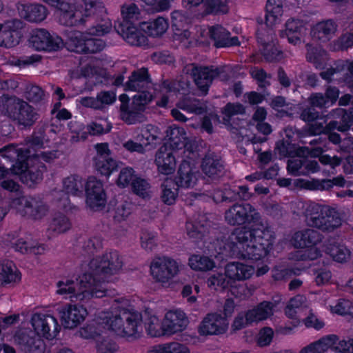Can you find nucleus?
Returning a JSON list of instances; mask_svg holds the SVG:
<instances>
[{"label": "nucleus", "instance_id": "nucleus-8", "mask_svg": "<svg viewBox=\"0 0 353 353\" xmlns=\"http://www.w3.org/2000/svg\"><path fill=\"white\" fill-rule=\"evenodd\" d=\"M183 72L190 76L198 88L206 94L210 85L214 79L219 74L217 68L213 67L201 66L195 63H190L185 66Z\"/></svg>", "mask_w": 353, "mask_h": 353}, {"label": "nucleus", "instance_id": "nucleus-58", "mask_svg": "<svg viewBox=\"0 0 353 353\" xmlns=\"http://www.w3.org/2000/svg\"><path fill=\"white\" fill-rule=\"evenodd\" d=\"M207 283L208 287L215 290H224L230 285V280L225 273H217L210 276Z\"/></svg>", "mask_w": 353, "mask_h": 353}, {"label": "nucleus", "instance_id": "nucleus-53", "mask_svg": "<svg viewBox=\"0 0 353 353\" xmlns=\"http://www.w3.org/2000/svg\"><path fill=\"white\" fill-rule=\"evenodd\" d=\"M132 204L127 201H119L116 203L114 210L113 219L117 223H121L127 219L131 214Z\"/></svg>", "mask_w": 353, "mask_h": 353}, {"label": "nucleus", "instance_id": "nucleus-52", "mask_svg": "<svg viewBox=\"0 0 353 353\" xmlns=\"http://www.w3.org/2000/svg\"><path fill=\"white\" fill-rule=\"evenodd\" d=\"M96 349L97 353H116L119 346L110 338L101 335L96 341Z\"/></svg>", "mask_w": 353, "mask_h": 353}, {"label": "nucleus", "instance_id": "nucleus-61", "mask_svg": "<svg viewBox=\"0 0 353 353\" xmlns=\"http://www.w3.org/2000/svg\"><path fill=\"white\" fill-rule=\"evenodd\" d=\"M131 186L133 192L137 195L142 198L149 196L150 185L145 179L136 177L132 181Z\"/></svg>", "mask_w": 353, "mask_h": 353}, {"label": "nucleus", "instance_id": "nucleus-35", "mask_svg": "<svg viewBox=\"0 0 353 353\" xmlns=\"http://www.w3.org/2000/svg\"><path fill=\"white\" fill-rule=\"evenodd\" d=\"M83 3V15L88 19V24L102 23V19L99 21L97 16L98 12L104 11V6L101 0H82Z\"/></svg>", "mask_w": 353, "mask_h": 353}, {"label": "nucleus", "instance_id": "nucleus-3", "mask_svg": "<svg viewBox=\"0 0 353 353\" xmlns=\"http://www.w3.org/2000/svg\"><path fill=\"white\" fill-rule=\"evenodd\" d=\"M101 22L88 25L84 32H79L69 38L68 48L80 54H95L102 51L106 46L105 42L101 39L88 38L90 36H103L112 29V23L109 19L102 20Z\"/></svg>", "mask_w": 353, "mask_h": 353}, {"label": "nucleus", "instance_id": "nucleus-62", "mask_svg": "<svg viewBox=\"0 0 353 353\" xmlns=\"http://www.w3.org/2000/svg\"><path fill=\"white\" fill-rule=\"evenodd\" d=\"M24 97L30 102L38 103L43 99L44 91L38 85L30 84L26 87Z\"/></svg>", "mask_w": 353, "mask_h": 353}, {"label": "nucleus", "instance_id": "nucleus-9", "mask_svg": "<svg viewBox=\"0 0 353 353\" xmlns=\"http://www.w3.org/2000/svg\"><path fill=\"white\" fill-rule=\"evenodd\" d=\"M29 42L35 50L39 51H57L63 46V41L60 37L52 35L45 29L33 30Z\"/></svg>", "mask_w": 353, "mask_h": 353}, {"label": "nucleus", "instance_id": "nucleus-17", "mask_svg": "<svg viewBox=\"0 0 353 353\" xmlns=\"http://www.w3.org/2000/svg\"><path fill=\"white\" fill-rule=\"evenodd\" d=\"M296 154V157L288 161L287 169L289 173L294 176H307L319 171L320 165L317 161Z\"/></svg>", "mask_w": 353, "mask_h": 353}, {"label": "nucleus", "instance_id": "nucleus-56", "mask_svg": "<svg viewBox=\"0 0 353 353\" xmlns=\"http://www.w3.org/2000/svg\"><path fill=\"white\" fill-rule=\"evenodd\" d=\"M102 327L97 323L88 324L77 332L80 337L85 339H97L101 336Z\"/></svg>", "mask_w": 353, "mask_h": 353}, {"label": "nucleus", "instance_id": "nucleus-1", "mask_svg": "<svg viewBox=\"0 0 353 353\" xmlns=\"http://www.w3.org/2000/svg\"><path fill=\"white\" fill-rule=\"evenodd\" d=\"M224 219L231 226L252 223L250 227L235 228L232 232L227 245L232 256L257 261L266 255L272 248L274 240V232L250 203L233 204L225 210Z\"/></svg>", "mask_w": 353, "mask_h": 353}, {"label": "nucleus", "instance_id": "nucleus-63", "mask_svg": "<svg viewBox=\"0 0 353 353\" xmlns=\"http://www.w3.org/2000/svg\"><path fill=\"white\" fill-rule=\"evenodd\" d=\"M137 94L132 97V103L140 108L143 112L145 106L153 99V96L150 89L137 91Z\"/></svg>", "mask_w": 353, "mask_h": 353}, {"label": "nucleus", "instance_id": "nucleus-39", "mask_svg": "<svg viewBox=\"0 0 353 353\" xmlns=\"http://www.w3.org/2000/svg\"><path fill=\"white\" fill-rule=\"evenodd\" d=\"M168 28L167 19L163 17H158L153 21L143 23L142 29L150 36L157 37L163 34Z\"/></svg>", "mask_w": 353, "mask_h": 353}, {"label": "nucleus", "instance_id": "nucleus-30", "mask_svg": "<svg viewBox=\"0 0 353 353\" xmlns=\"http://www.w3.org/2000/svg\"><path fill=\"white\" fill-rule=\"evenodd\" d=\"M254 269L239 262H232L225 266V274L228 279L232 280H245L249 279L253 274Z\"/></svg>", "mask_w": 353, "mask_h": 353}, {"label": "nucleus", "instance_id": "nucleus-45", "mask_svg": "<svg viewBox=\"0 0 353 353\" xmlns=\"http://www.w3.org/2000/svg\"><path fill=\"white\" fill-rule=\"evenodd\" d=\"M266 23L272 25L279 16L283 13L281 0H268L266 4Z\"/></svg>", "mask_w": 353, "mask_h": 353}, {"label": "nucleus", "instance_id": "nucleus-16", "mask_svg": "<svg viewBox=\"0 0 353 353\" xmlns=\"http://www.w3.org/2000/svg\"><path fill=\"white\" fill-rule=\"evenodd\" d=\"M228 327L225 318L221 314L210 313L203 319L199 326V332L202 336L224 334Z\"/></svg>", "mask_w": 353, "mask_h": 353}, {"label": "nucleus", "instance_id": "nucleus-31", "mask_svg": "<svg viewBox=\"0 0 353 353\" xmlns=\"http://www.w3.org/2000/svg\"><path fill=\"white\" fill-rule=\"evenodd\" d=\"M19 107L17 115L13 120H17L20 125L25 127L32 126L38 119V114L31 105L23 100Z\"/></svg>", "mask_w": 353, "mask_h": 353}, {"label": "nucleus", "instance_id": "nucleus-48", "mask_svg": "<svg viewBox=\"0 0 353 353\" xmlns=\"http://www.w3.org/2000/svg\"><path fill=\"white\" fill-rule=\"evenodd\" d=\"M229 0H205L204 12L209 14H225L228 11Z\"/></svg>", "mask_w": 353, "mask_h": 353}, {"label": "nucleus", "instance_id": "nucleus-40", "mask_svg": "<svg viewBox=\"0 0 353 353\" xmlns=\"http://www.w3.org/2000/svg\"><path fill=\"white\" fill-rule=\"evenodd\" d=\"M84 185L82 178L78 175H71L63 181V190L66 194L74 196L83 194Z\"/></svg>", "mask_w": 353, "mask_h": 353}, {"label": "nucleus", "instance_id": "nucleus-5", "mask_svg": "<svg viewBox=\"0 0 353 353\" xmlns=\"http://www.w3.org/2000/svg\"><path fill=\"white\" fill-rule=\"evenodd\" d=\"M106 324L117 335L129 341H134L141 337L143 333L142 315L140 312L125 308L111 316H105Z\"/></svg>", "mask_w": 353, "mask_h": 353}, {"label": "nucleus", "instance_id": "nucleus-10", "mask_svg": "<svg viewBox=\"0 0 353 353\" xmlns=\"http://www.w3.org/2000/svg\"><path fill=\"white\" fill-rule=\"evenodd\" d=\"M153 278L162 283H168L179 272V265L174 260L170 258H157L150 265Z\"/></svg>", "mask_w": 353, "mask_h": 353}, {"label": "nucleus", "instance_id": "nucleus-2", "mask_svg": "<svg viewBox=\"0 0 353 353\" xmlns=\"http://www.w3.org/2000/svg\"><path fill=\"white\" fill-rule=\"evenodd\" d=\"M88 266V270L82 274V283L88 286L92 283L97 291L100 290V298L110 296L111 292L106 286L108 278L117 274L123 266V261L118 252H105L94 258Z\"/></svg>", "mask_w": 353, "mask_h": 353}, {"label": "nucleus", "instance_id": "nucleus-24", "mask_svg": "<svg viewBox=\"0 0 353 353\" xmlns=\"http://www.w3.org/2000/svg\"><path fill=\"white\" fill-rule=\"evenodd\" d=\"M151 81L148 69L142 68L132 72L129 80L125 84V90L131 91H140L151 89Z\"/></svg>", "mask_w": 353, "mask_h": 353}, {"label": "nucleus", "instance_id": "nucleus-19", "mask_svg": "<svg viewBox=\"0 0 353 353\" xmlns=\"http://www.w3.org/2000/svg\"><path fill=\"white\" fill-rule=\"evenodd\" d=\"M188 324V319L183 311H169L163 322V330L165 334H172L183 331Z\"/></svg>", "mask_w": 353, "mask_h": 353}, {"label": "nucleus", "instance_id": "nucleus-11", "mask_svg": "<svg viewBox=\"0 0 353 353\" xmlns=\"http://www.w3.org/2000/svg\"><path fill=\"white\" fill-rule=\"evenodd\" d=\"M31 323L36 335L47 339H54L60 329L57 319L50 314H34L31 318Z\"/></svg>", "mask_w": 353, "mask_h": 353}, {"label": "nucleus", "instance_id": "nucleus-47", "mask_svg": "<svg viewBox=\"0 0 353 353\" xmlns=\"http://www.w3.org/2000/svg\"><path fill=\"white\" fill-rule=\"evenodd\" d=\"M328 253L335 261L339 263H345L350 259V251L344 245H331L328 248Z\"/></svg>", "mask_w": 353, "mask_h": 353}, {"label": "nucleus", "instance_id": "nucleus-60", "mask_svg": "<svg viewBox=\"0 0 353 353\" xmlns=\"http://www.w3.org/2000/svg\"><path fill=\"white\" fill-rule=\"evenodd\" d=\"M97 170L105 176H109L117 167V161L112 158L99 159L94 161Z\"/></svg>", "mask_w": 353, "mask_h": 353}, {"label": "nucleus", "instance_id": "nucleus-37", "mask_svg": "<svg viewBox=\"0 0 353 353\" xmlns=\"http://www.w3.org/2000/svg\"><path fill=\"white\" fill-rule=\"evenodd\" d=\"M274 304L270 301H263L252 310H249L248 316L253 323L263 321L273 314Z\"/></svg>", "mask_w": 353, "mask_h": 353}, {"label": "nucleus", "instance_id": "nucleus-41", "mask_svg": "<svg viewBox=\"0 0 353 353\" xmlns=\"http://www.w3.org/2000/svg\"><path fill=\"white\" fill-rule=\"evenodd\" d=\"M148 353H190V350L183 343L172 341L152 346Z\"/></svg>", "mask_w": 353, "mask_h": 353}, {"label": "nucleus", "instance_id": "nucleus-55", "mask_svg": "<svg viewBox=\"0 0 353 353\" xmlns=\"http://www.w3.org/2000/svg\"><path fill=\"white\" fill-rule=\"evenodd\" d=\"M102 247V240L100 237L94 236L90 238L83 243L82 246V255L84 258L90 257L91 255L99 251Z\"/></svg>", "mask_w": 353, "mask_h": 353}, {"label": "nucleus", "instance_id": "nucleus-21", "mask_svg": "<svg viewBox=\"0 0 353 353\" xmlns=\"http://www.w3.org/2000/svg\"><path fill=\"white\" fill-rule=\"evenodd\" d=\"M155 163L159 171L163 174L173 173L176 168V159L170 148L163 145L155 154Z\"/></svg>", "mask_w": 353, "mask_h": 353}, {"label": "nucleus", "instance_id": "nucleus-59", "mask_svg": "<svg viewBox=\"0 0 353 353\" xmlns=\"http://www.w3.org/2000/svg\"><path fill=\"white\" fill-rule=\"evenodd\" d=\"M250 74L257 81L261 90H265L270 85L269 79L272 78V75L268 74L263 68L254 67L250 70Z\"/></svg>", "mask_w": 353, "mask_h": 353}, {"label": "nucleus", "instance_id": "nucleus-36", "mask_svg": "<svg viewBox=\"0 0 353 353\" xmlns=\"http://www.w3.org/2000/svg\"><path fill=\"white\" fill-rule=\"evenodd\" d=\"M337 29L336 22L332 19L322 21L316 24L313 28V34L321 40H329Z\"/></svg>", "mask_w": 353, "mask_h": 353}, {"label": "nucleus", "instance_id": "nucleus-33", "mask_svg": "<svg viewBox=\"0 0 353 353\" xmlns=\"http://www.w3.org/2000/svg\"><path fill=\"white\" fill-rule=\"evenodd\" d=\"M306 60L312 63L316 69H323L328 59L325 50L319 46L306 44Z\"/></svg>", "mask_w": 353, "mask_h": 353}, {"label": "nucleus", "instance_id": "nucleus-6", "mask_svg": "<svg viewBox=\"0 0 353 353\" xmlns=\"http://www.w3.org/2000/svg\"><path fill=\"white\" fill-rule=\"evenodd\" d=\"M308 224L323 232H330L342 224L341 214L328 205L312 203L306 209Z\"/></svg>", "mask_w": 353, "mask_h": 353}, {"label": "nucleus", "instance_id": "nucleus-51", "mask_svg": "<svg viewBox=\"0 0 353 353\" xmlns=\"http://www.w3.org/2000/svg\"><path fill=\"white\" fill-rule=\"evenodd\" d=\"M70 228V220L65 215L61 213L54 214L50 225V228L59 234L65 232Z\"/></svg>", "mask_w": 353, "mask_h": 353}, {"label": "nucleus", "instance_id": "nucleus-44", "mask_svg": "<svg viewBox=\"0 0 353 353\" xmlns=\"http://www.w3.org/2000/svg\"><path fill=\"white\" fill-rule=\"evenodd\" d=\"M325 142V141L321 137L314 139L309 142L310 145L314 146V148L299 147L297 148L296 152L299 155L307 154L314 157H319L324 152Z\"/></svg>", "mask_w": 353, "mask_h": 353}, {"label": "nucleus", "instance_id": "nucleus-38", "mask_svg": "<svg viewBox=\"0 0 353 353\" xmlns=\"http://www.w3.org/2000/svg\"><path fill=\"white\" fill-rule=\"evenodd\" d=\"M20 277L17 272V268L10 261H3L0 263V285L19 281Z\"/></svg>", "mask_w": 353, "mask_h": 353}, {"label": "nucleus", "instance_id": "nucleus-46", "mask_svg": "<svg viewBox=\"0 0 353 353\" xmlns=\"http://www.w3.org/2000/svg\"><path fill=\"white\" fill-rule=\"evenodd\" d=\"M189 265L192 270L199 271H208L212 270L214 262L208 256L193 255L189 259Z\"/></svg>", "mask_w": 353, "mask_h": 353}, {"label": "nucleus", "instance_id": "nucleus-34", "mask_svg": "<svg viewBox=\"0 0 353 353\" xmlns=\"http://www.w3.org/2000/svg\"><path fill=\"white\" fill-rule=\"evenodd\" d=\"M59 22L66 26H77L87 28L88 26V19L83 13L74 9L67 12L60 13Z\"/></svg>", "mask_w": 353, "mask_h": 353}, {"label": "nucleus", "instance_id": "nucleus-29", "mask_svg": "<svg viewBox=\"0 0 353 353\" xmlns=\"http://www.w3.org/2000/svg\"><path fill=\"white\" fill-rule=\"evenodd\" d=\"M172 23L174 40L182 42L190 37V32L187 28L186 19L180 12H172Z\"/></svg>", "mask_w": 353, "mask_h": 353}, {"label": "nucleus", "instance_id": "nucleus-42", "mask_svg": "<svg viewBox=\"0 0 353 353\" xmlns=\"http://www.w3.org/2000/svg\"><path fill=\"white\" fill-rule=\"evenodd\" d=\"M176 106L179 109L187 111L190 113L201 114L205 112V105L196 98L187 97L179 101Z\"/></svg>", "mask_w": 353, "mask_h": 353}, {"label": "nucleus", "instance_id": "nucleus-7", "mask_svg": "<svg viewBox=\"0 0 353 353\" xmlns=\"http://www.w3.org/2000/svg\"><path fill=\"white\" fill-rule=\"evenodd\" d=\"M81 279L82 274L77 279V282L69 279L59 281L57 284V293L69 295L72 301H76L88 302L92 298H100V290L97 291L92 283L89 286L82 283Z\"/></svg>", "mask_w": 353, "mask_h": 353}, {"label": "nucleus", "instance_id": "nucleus-15", "mask_svg": "<svg viewBox=\"0 0 353 353\" xmlns=\"http://www.w3.org/2000/svg\"><path fill=\"white\" fill-rule=\"evenodd\" d=\"M14 203L23 208L27 216L35 220L42 219L48 212V207L43 201L32 196H19L14 200Z\"/></svg>", "mask_w": 353, "mask_h": 353}, {"label": "nucleus", "instance_id": "nucleus-23", "mask_svg": "<svg viewBox=\"0 0 353 353\" xmlns=\"http://www.w3.org/2000/svg\"><path fill=\"white\" fill-rule=\"evenodd\" d=\"M210 37L216 48H225L240 45L237 37H230V33L221 26H212L209 30Z\"/></svg>", "mask_w": 353, "mask_h": 353}, {"label": "nucleus", "instance_id": "nucleus-13", "mask_svg": "<svg viewBox=\"0 0 353 353\" xmlns=\"http://www.w3.org/2000/svg\"><path fill=\"white\" fill-rule=\"evenodd\" d=\"M14 341L24 353H43L45 346L42 339L28 329H22L16 332Z\"/></svg>", "mask_w": 353, "mask_h": 353}, {"label": "nucleus", "instance_id": "nucleus-14", "mask_svg": "<svg viewBox=\"0 0 353 353\" xmlns=\"http://www.w3.org/2000/svg\"><path fill=\"white\" fill-rule=\"evenodd\" d=\"M121 105L119 117L128 125H134L146 121L143 111L134 103H130V99L125 94L119 96Z\"/></svg>", "mask_w": 353, "mask_h": 353}, {"label": "nucleus", "instance_id": "nucleus-27", "mask_svg": "<svg viewBox=\"0 0 353 353\" xmlns=\"http://www.w3.org/2000/svg\"><path fill=\"white\" fill-rule=\"evenodd\" d=\"M305 27L303 21L295 19H289L285 23V30L282 32V37H286L289 43L296 45L301 43Z\"/></svg>", "mask_w": 353, "mask_h": 353}, {"label": "nucleus", "instance_id": "nucleus-18", "mask_svg": "<svg viewBox=\"0 0 353 353\" xmlns=\"http://www.w3.org/2000/svg\"><path fill=\"white\" fill-rule=\"evenodd\" d=\"M114 28L117 32L132 46H143L148 44L147 37L130 22L115 23Z\"/></svg>", "mask_w": 353, "mask_h": 353}, {"label": "nucleus", "instance_id": "nucleus-12", "mask_svg": "<svg viewBox=\"0 0 353 353\" xmlns=\"http://www.w3.org/2000/svg\"><path fill=\"white\" fill-rule=\"evenodd\" d=\"M86 203L88 207L98 211L102 210L106 203V195L102 183L95 177H90L85 186Z\"/></svg>", "mask_w": 353, "mask_h": 353}, {"label": "nucleus", "instance_id": "nucleus-49", "mask_svg": "<svg viewBox=\"0 0 353 353\" xmlns=\"http://www.w3.org/2000/svg\"><path fill=\"white\" fill-rule=\"evenodd\" d=\"M170 145L176 149L182 148L186 143V132L183 128L174 127L168 134Z\"/></svg>", "mask_w": 353, "mask_h": 353}, {"label": "nucleus", "instance_id": "nucleus-50", "mask_svg": "<svg viewBox=\"0 0 353 353\" xmlns=\"http://www.w3.org/2000/svg\"><path fill=\"white\" fill-rule=\"evenodd\" d=\"M159 131L157 127L152 125H147L140 134L137 135V140L143 142L145 146L150 145L155 143L157 140L160 139Z\"/></svg>", "mask_w": 353, "mask_h": 353}, {"label": "nucleus", "instance_id": "nucleus-28", "mask_svg": "<svg viewBox=\"0 0 353 353\" xmlns=\"http://www.w3.org/2000/svg\"><path fill=\"white\" fill-rule=\"evenodd\" d=\"M201 168L203 172L212 179L222 176L224 170L220 159L212 153L206 154L203 159Z\"/></svg>", "mask_w": 353, "mask_h": 353}, {"label": "nucleus", "instance_id": "nucleus-20", "mask_svg": "<svg viewBox=\"0 0 353 353\" xmlns=\"http://www.w3.org/2000/svg\"><path fill=\"white\" fill-rule=\"evenodd\" d=\"M59 313L63 326L65 328L72 329L84 321L87 310L82 306L68 305Z\"/></svg>", "mask_w": 353, "mask_h": 353}, {"label": "nucleus", "instance_id": "nucleus-64", "mask_svg": "<svg viewBox=\"0 0 353 353\" xmlns=\"http://www.w3.org/2000/svg\"><path fill=\"white\" fill-rule=\"evenodd\" d=\"M185 228L188 236L195 240L201 239L206 231L203 224H199L196 222L192 221L186 223Z\"/></svg>", "mask_w": 353, "mask_h": 353}, {"label": "nucleus", "instance_id": "nucleus-43", "mask_svg": "<svg viewBox=\"0 0 353 353\" xmlns=\"http://www.w3.org/2000/svg\"><path fill=\"white\" fill-rule=\"evenodd\" d=\"M176 184L172 179H166L161 185V199L163 203L172 205L175 202L177 196Z\"/></svg>", "mask_w": 353, "mask_h": 353}, {"label": "nucleus", "instance_id": "nucleus-26", "mask_svg": "<svg viewBox=\"0 0 353 353\" xmlns=\"http://www.w3.org/2000/svg\"><path fill=\"white\" fill-rule=\"evenodd\" d=\"M321 241V234L314 229H305L298 231L293 236L294 245L296 248L312 247Z\"/></svg>", "mask_w": 353, "mask_h": 353}, {"label": "nucleus", "instance_id": "nucleus-32", "mask_svg": "<svg viewBox=\"0 0 353 353\" xmlns=\"http://www.w3.org/2000/svg\"><path fill=\"white\" fill-rule=\"evenodd\" d=\"M23 99L16 96L3 94L0 97V112L2 114L14 119Z\"/></svg>", "mask_w": 353, "mask_h": 353}, {"label": "nucleus", "instance_id": "nucleus-54", "mask_svg": "<svg viewBox=\"0 0 353 353\" xmlns=\"http://www.w3.org/2000/svg\"><path fill=\"white\" fill-rule=\"evenodd\" d=\"M298 137L301 139L305 136H316L325 134V125L323 123L315 121L305 125L302 130H297Z\"/></svg>", "mask_w": 353, "mask_h": 353}, {"label": "nucleus", "instance_id": "nucleus-57", "mask_svg": "<svg viewBox=\"0 0 353 353\" xmlns=\"http://www.w3.org/2000/svg\"><path fill=\"white\" fill-rule=\"evenodd\" d=\"M147 334L152 337H158L165 334L163 330V323L155 316H150L145 322Z\"/></svg>", "mask_w": 353, "mask_h": 353}, {"label": "nucleus", "instance_id": "nucleus-22", "mask_svg": "<svg viewBox=\"0 0 353 353\" xmlns=\"http://www.w3.org/2000/svg\"><path fill=\"white\" fill-rule=\"evenodd\" d=\"M17 10L19 15L24 19L34 23L43 21L48 14L46 8L41 4L19 3Z\"/></svg>", "mask_w": 353, "mask_h": 353}, {"label": "nucleus", "instance_id": "nucleus-4", "mask_svg": "<svg viewBox=\"0 0 353 353\" xmlns=\"http://www.w3.org/2000/svg\"><path fill=\"white\" fill-rule=\"evenodd\" d=\"M3 159L13 163L10 170L15 174L20 176L22 183L30 186L42 179L41 171L34 166L29 167L28 161L31 152L28 148H17L13 144H9L0 149Z\"/></svg>", "mask_w": 353, "mask_h": 353}, {"label": "nucleus", "instance_id": "nucleus-25", "mask_svg": "<svg viewBox=\"0 0 353 353\" xmlns=\"http://www.w3.org/2000/svg\"><path fill=\"white\" fill-rule=\"evenodd\" d=\"M198 172L194 171L189 161H183L179 165L175 183L179 187H193L197 181Z\"/></svg>", "mask_w": 353, "mask_h": 353}]
</instances>
